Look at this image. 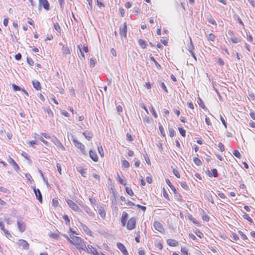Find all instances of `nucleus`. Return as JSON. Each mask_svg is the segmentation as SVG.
Returning a JSON list of instances; mask_svg holds the SVG:
<instances>
[{"instance_id":"58836bf2","label":"nucleus","mask_w":255,"mask_h":255,"mask_svg":"<svg viewBox=\"0 0 255 255\" xmlns=\"http://www.w3.org/2000/svg\"><path fill=\"white\" fill-rule=\"evenodd\" d=\"M159 129L160 131L161 135L165 137L166 136V134H165L164 128L161 124H159Z\"/></svg>"},{"instance_id":"f257e3e1","label":"nucleus","mask_w":255,"mask_h":255,"mask_svg":"<svg viewBox=\"0 0 255 255\" xmlns=\"http://www.w3.org/2000/svg\"><path fill=\"white\" fill-rule=\"evenodd\" d=\"M67 240L72 245L75 246L76 248L81 251V250L86 251V246L84 240L79 237L70 235L69 237H66Z\"/></svg>"},{"instance_id":"a19ab883","label":"nucleus","mask_w":255,"mask_h":255,"mask_svg":"<svg viewBox=\"0 0 255 255\" xmlns=\"http://www.w3.org/2000/svg\"><path fill=\"white\" fill-rule=\"evenodd\" d=\"M168 130L169 132V136L171 137H173V136H174L175 135V131L174 130V129L173 128H169Z\"/></svg>"},{"instance_id":"13d9d810","label":"nucleus","mask_w":255,"mask_h":255,"mask_svg":"<svg viewBox=\"0 0 255 255\" xmlns=\"http://www.w3.org/2000/svg\"><path fill=\"white\" fill-rule=\"evenodd\" d=\"M103 0H97V5L100 7H105V5L102 2Z\"/></svg>"},{"instance_id":"5fc2aeb1","label":"nucleus","mask_w":255,"mask_h":255,"mask_svg":"<svg viewBox=\"0 0 255 255\" xmlns=\"http://www.w3.org/2000/svg\"><path fill=\"white\" fill-rule=\"evenodd\" d=\"M98 150L101 157H103L104 156V152L102 146H99L98 147Z\"/></svg>"},{"instance_id":"de8ad7c7","label":"nucleus","mask_w":255,"mask_h":255,"mask_svg":"<svg viewBox=\"0 0 255 255\" xmlns=\"http://www.w3.org/2000/svg\"><path fill=\"white\" fill-rule=\"evenodd\" d=\"M238 233L244 240H248V237L243 232L239 231Z\"/></svg>"},{"instance_id":"20e7f679","label":"nucleus","mask_w":255,"mask_h":255,"mask_svg":"<svg viewBox=\"0 0 255 255\" xmlns=\"http://www.w3.org/2000/svg\"><path fill=\"white\" fill-rule=\"evenodd\" d=\"M127 24L125 22L123 25L120 26L119 30L120 35L122 38H124L125 39L127 38Z\"/></svg>"},{"instance_id":"6e6552de","label":"nucleus","mask_w":255,"mask_h":255,"mask_svg":"<svg viewBox=\"0 0 255 255\" xmlns=\"http://www.w3.org/2000/svg\"><path fill=\"white\" fill-rule=\"evenodd\" d=\"M86 249H87L86 252L88 253L92 254L93 255H100L97 249L92 245H88Z\"/></svg>"},{"instance_id":"4be33fe9","label":"nucleus","mask_w":255,"mask_h":255,"mask_svg":"<svg viewBox=\"0 0 255 255\" xmlns=\"http://www.w3.org/2000/svg\"><path fill=\"white\" fill-rule=\"evenodd\" d=\"M143 122L145 125H147L153 123V120L149 117H145L143 118Z\"/></svg>"},{"instance_id":"3c124183","label":"nucleus","mask_w":255,"mask_h":255,"mask_svg":"<svg viewBox=\"0 0 255 255\" xmlns=\"http://www.w3.org/2000/svg\"><path fill=\"white\" fill-rule=\"evenodd\" d=\"M3 232L4 233L5 236L7 238L9 239V238H11V234H10V233L7 229H5L3 231Z\"/></svg>"},{"instance_id":"423d86ee","label":"nucleus","mask_w":255,"mask_h":255,"mask_svg":"<svg viewBox=\"0 0 255 255\" xmlns=\"http://www.w3.org/2000/svg\"><path fill=\"white\" fill-rule=\"evenodd\" d=\"M136 219L135 217L130 218L128 221L127 228L129 230H131L135 228Z\"/></svg>"},{"instance_id":"c756f323","label":"nucleus","mask_w":255,"mask_h":255,"mask_svg":"<svg viewBox=\"0 0 255 255\" xmlns=\"http://www.w3.org/2000/svg\"><path fill=\"white\" fill-rule=\"evenodd\" d=\"M138 43H139V45H140V46L142 49L146 48V42H145V41L144 40L142 39H139L138 40Z\"/></svg>"},{"instance_id":"c9c22d12","label":"nucleus","mask_w":255,"mask_h":255,"mask_svg":"<svg viewBox=\"0 0 255 255\" xmlns=\"http://www.w3.org/2000/svg\"><path fill=\"white\" fill-rule=\"evenodd\" d=\"M194 232L196 234V235L200 238L202 239L204 237L203 234L199 229H197L195 230Z\"/></svg>"},{"instance_id":"e433bc0d","label":"nucleus","mask_w":255,"mask_h":255,"mask_svg":"<svg viewBox=\"0 0 255 255\" xmlns=\"http://www.w3.org/2000/svg\"><path fill=\"white\" fill-rule=\"evenodd\" d=\"M243 217L247 220V221H248L249 222H250L251 223H253V220L247 214V213H245L243 215Z\"/></svg>"},{"instance_id":"4c0bfd02","label":"nucleus","mask_w":255,"mask_h":255,"mask_svg":"<svg viewBox=\"0 0 255 255\" xmlns=\"http://www.w3.org/2000/svg\"><path fill=\"white\" fill-rule=\"evenodd\" d=\"M63 219L65 221V224L67 225H70V219L69 218V217L67 215H63Z\"/></svg>"},{"instance_id":"473e14b6","label":"nucleus","mask_w":255,"mask_h":255,"mask_svg":"<svg viewBox=\"0 0 255 255\" xmlns=\"http://www.w3.org/2000/svg\"><path fill=\"white\" fill-rule=\"evenodd\" d=\"M129 163L126 160H123L122 161V167L124 168L128 169L129 167Z\"/></svg>"},{"instance_id":"39448f33","label":"nucleus","mask_w":255,"mask_h":255,"mask_svg":"<svg viewBox=\"0 0 255 255\" xmlns=\"http://www.w3.org/2000/svg\"><path fill=\"white\" fill-rule=\"evenodd\" d=\"M17 245L19 248H20L24 250H28L29 247V245L28 242L22 239L19 240L17 243Z\"/></svg>"},{"instance_id":"c03bdc74","label":"nucleus","mask_w":255,"mask_h":255,"mask_svg":"<svg viewBox=\"0 0 255 255\" xmlns=\"http://www.w3.org/2000/svg\"><path fill=\"white\" fill-rule=\"evenodd\" d=\"M233 153L235 156H236L238 158H241V154L240 152L237 150H234L233 152Z\"/></svg>"},{"instance_id":"6e6d98bb","label":"nucleus","mask_w":255,"mask_h":255,"mask_svg":"<svg viewBox=\"0 0 255 255\" xmlns=\"http://www.w3.org/2000/svg\"><path fill=\"white\" fill-rule=\"evenodd\" d=\"M21 155L22 156H23L25 159H26L27 160H29L30 159V156L28 155V154L26 152H24V151H22V152Z\"/></svg>"},{"instance_id":"09e8293b","label":"nucleus","mask_w":255,"mask_h":255,"mask_svg":"<svg viewBox=\"0 0 255 255\" xmlns=\"http://www.w3.org/2000/svg\"><path fill=\"white\" fill-rule=\"evenodd\" d=\"M218 147L219 148L221 151H222V152L225 151V146L222 143H221V142L219 143Z\"/></svg>"},{"instance_id":"c85d7f7f","label":"nucleus","mask_w":255,"mask_h":255,"mask_svg":"<svg viewBox=\"0 0 255 255\" xmlns=\"http://www.w3.org/2000/svg\"><path fill=\"white\" fill-rule=\"evenodd\" d=\"M216 38V36L212 33L209 34L208 36V40L209 41L214 42L215 41Z\"/></svg>"},{"instance_id":"ddd939ff","label":"nucleus","mask_w":255,"mask_h":255,"mask_svg":"<svg viewBox=\"0 0 255 255\" xmlns=\"http://www.w3.org/2000/svg\"><path fill=\"white\" fill-rule=\"evenodd\" d=\"M7 161L8 163L12 166L15 170L18 171L19 169L18 164L10 156H8Z\"/></svg>"},{"instance_id":"9d476101","label":"nucleus","mask_w":255,"mask_h":255,"mask_svg":"<svg viewBox=\"0 0 255 255\" xmlns=\"http://www.w3.org/2000/svg\"><path fill=\"white\" fill-rule=\"evenodd\" d=\"M39 6H43L46 10L50 9V4L47 0H39Z\"/></svg>"},{"instance_id":"f8f14e48","label":"nucleus","mask_w":255,"mask_h":255,"mask_svg":"<svg viewBox=\"0 0 255 255\" xmlns=\"http://www.w3.org/2000/svg\"><path fill=\"white\" fill-rule=\"evenodd\" d=\"M89 156L92 160L94 162H98L99 160V157L95 150H90Z\"/></svg>"},{"instance_id":"f3484780","label":"nucleus","mask_w":255,"mask_h":255,"mask_svg":"<svg viewBox=\"0 0 255 255\" xmlns=\"http://www.w3.org/2000/svg\"><path fill=\"white\" fill-rule=\"evenodd\" d=\"M83 135L88 140H91L93 137L92 132L89 130H85L83 132Z\"/></svg>"},{"instance_id":"79ce46f5","label":"nucleus","mask_w":255,"mask_h":255,"mask_svg":"<svg viewBox=\"0 0 255 255\" xmlns=\"http://www.w3.org/2000/svg\"><path fill=\"white\" fill-rule=\"evenodd\" d=\"M178 130L181 135L185 137L186 135V130L183 128L181 127L178 128Z\"/></svg>"},{"instance_id":"49530a36","label":"nucleus","mask_w":255,"mask_h":255,"mask_svg":"<svg viewBox=\"0 0 255 255\" xmlns=\"http://www.w3.org/2000/svg\"><path fill=\"white\" fill-rule=\"evenodd\" d=\"M181 255H188V250L186 248H182L181 249Z\"/></svg>"},{"instance_id":"8fccbe9b","label":"nucleus","mask_w":255,"mask_h":255,"mask_svg":"<svg viewBox=\"0 0 255 255\" xmlns=\"http://www.w3.org/2000/svg\"><path fill=\"white\" fill-rule=\"evenodd\" d=\"M155 247L158 249L159 250H162L163 249V246L161 243L160 242H157L155 244Z\"/></svg>"},{"instance_id":"b1692460","label":"nucleus","mask_w":255,"mask_h":255,"mask_svg":"<svg viewBox=\"0 0 255 255\" xmlns=\"http://www.w3.org/2000/svg\"><path fill=\"white\" fill-rule=\"evenodd\" d=\"M77 171L80 173V174H81V175L83 177H86V173H87V172H86V169L85 168H84L83 167H79L78 168H77Z\"/></svg>"},{"instance_id":"4d7b16f0","label":"nucleus","mask_w":255,"mask_h":255,"mask_svg":"<svg viewBox=\"0 0 255 255\" xmlns=\"http://www.w3.org/2000/svg\"><path fill=\"white\" fill-rule=\"evenodd\" d=\"M247 40L252 43L253 42V37L252 36V35L249 33L248 34H247Z\"/></svg>"},{"instance_id":"bb28decb","label":"nucleus","mask_w":255,"mask_h":255,"mask_svg":"<svg viewBox=\"0 0 255 255\" xmlns=\"http://www.w3.org/2000/svg\"><path fill=\"white\" fill-rule=\"evenodd\" d=\"M32 85L34 87V88L37 90H41V86H40V83L38 81H32Z\"/></svg>"},{"instance_id":"dca6fc26","label":"nucleus","mask_w":255,"mask_h":255,"mask_svg":"<svg viewBox=\"0 0 255 255\" xmlns=\"http://www.w3.org/2000/svg\"><path fill=\"white\" fill-rule=\"evenodd\" d=\"M187 217L188 219L190 221H191L193 224L196 225L197 226H201L200 222L198 221H197L195 218H194L191 214H188Z\"/></svg>"},{"instance_id":"72a5a7b5","label":"nucleus","mask_w":255,"mask_h":255,"mask_svg":"<svg viewBox=\"0 0 255 255\" xmlns=\"http://www.w3.org/2000/svg\"><path fill=\"white\" fill-rule=\"evenodd\" d=\"M45 111L47 113V115H48L49 117H50L51 118L53 117V116H54L53 113L49 107L46 108L45 109Z\"/></svg>"},{"instance_id":"ea45409f","label":"nucleus","mask_w":255,"mask_h":255,"mask_svg":"<svg viewBox=\"0 0 255 255\" xmlns=\"http://www.w3.org/2000/svg\"><path fill=\"white\" fill-rule=\"evenodd\" d=\"M126 192L130 196H132L134 195V193L132 190L129 187H126Z\"/></svg>"},{"instance_id":"052dcab7","label":"nucleus","mask_w":255,"mask_h":255,"mask_svg":"<svg viewBox=\"0 0 255 255\" xmlns=\"http://www.w3.org/2000/svg\"><path fill=\"white\" fill-rule=\"evenodd\" d=\"M95 65V60L93 58H91L90 59V67H94Z\"/></svg>"},{"instance_id":"6ab92c4d","label":"nucleus","mask_w":255,"mask_h":255,"mask_svg":"<svg viewBox=\"0 0 255 255\" xmlns=\"http://www.w3.org/2000/svg\"><path fill=\"white\" fill-rule=\"evenodd\" d=\"M62 52L64 55L66 56L71 53L70 50L67 45H63L62 47Z\"/></svg>"},{"instance_id":"4468645a","label":"nucleus","mask_w":255,"mask_h":255,"mask_svg":"<svg viewBox=\"0 0 255 255\" xmlns=\"http://www.w3.org/2000/svg\"><path fill=\"white\" fill-rule=\"evenodd\" d=\"M34 192L35 193L37 199L39 201L40 203L42 202V197L41 192L39 189L33 188Z\"/></svg>"},{"instance_id":"a211bd4d","label":"nucleus","mask_w":255,"mask_h":255,"mask_svg":"<svg viewBox=\"0 0 255 255\" xmlns=\"http://www.w3.org/2000/svg\"><path fill=\"white\" fill-rule=\"evenodd\" d=\"M128 217V214L126 212H123L121 217V223L123 226H125Z\"/></svg>"},{"instance_id":"0e129e2a","label":"nucleus","mask_w":255,"mask_h":255,"mask_svg":"<svg viewBox=\"0 0 255 255\" xmlns=\"http://www.w3.org/2000/svg\"><path fill=\"white\" fill-rule=\"evenodd\" d=\"M126 137L127 140H128L129 141H132L133 140V138L131 135L129 133H127Z\"/></svg>"},{"instance_id":"5701e85b","label":"nucleus","mask_w":255,"mask_h":255,"mask_svg":"<svg viewBox=\"0 0 255 255\" xmlns=\"http://www.w3.org/2000/svg\"><path fill=\"white\" fill-rule=\"evenodd\" d=\"M57 147L61 150H65V148L60 141L57 139H56V141L54 142Z\"/></svg>"},{"instance_id":"e2e57ef3","label":"nucleus","mask_w":255,"mask_h":255,"mask_svg":"<svg viewBox=\"0 0 255 255\" xmlns=\"http://www.w3.org/2000/svg\"><path fill=\"white\" fill-rule=\"evenodd\" d=\"M118 180L119 181V182L122 184V185H126V183L125 182V181L123 179V178L122 177H121L119 175H118Z\"/></svg>"},{"instance_id":"864d4df0","label":"nucleus","mask_w":255,"mask_h":255,"mask_svg":"<svg viewBox=\"0 0 255 255\" xmlns=\"http://www.w3.org/2000/svg\"><path fill=\"white\" fill-rule=\"evenodd\" d=\"M163 195L164 197L168 200H169V197L168 193L165 189H163Z\"/></svg>"},{"instance_id":"7ed1b4c3","label":"nucleus","mask_w":255,"mask_h":255,"mask_svg":"<svg viewBox=\"0 0 255 255\" xmlns=\"http://www.w3.org/2000/svg\"><path fill=\"white\" fill-rule=\"evenodd\" d=\"M66 201L69 207L74 211L79 212L80 211L79 206L73 201L69 199H66Z\"/></svg>"},{"instance_id":"f03ea898","label":"nucleus","mask_w":255,"mask_h":255,"mask_svg":"<svg viewBox=\"0 0 255 255\" xmlns=\"http://www.w3.org/2000/svg\"><path fill=\"white\" fill-rule=\"evenodd\" d=\"M72 141L75 146L79 149L83 154H86L85 146L82 142L75 138L72 139Z\"/></svg>"},{"instance_id":"1a4fd4ad","label":"nucleus","mask_w":255,"mask_h":255,"mask_svg":"<svg viewBox=\"0 0 255 255\" xmlns=\"http://www.w3.org/2000/svg\"><path fill=\"white\" fill-rule=\"evenodd\" d=\"M17 224L18 229L20 232L22 233L25 230V224L22 220H17Z\"/></svg>"},{"instance_id":"338daca9","label":"nucleus","mask_w":255,"mask_h":255,"mask_svg":"<svg viewBox=\"0 0 255 255\" xmlns=\"http://www.w3.org/2000/svg\"><path fill=\"white\" fill-rule=\"evenodd\" d=\"M232 239L234 240V241H238L239 240V238L238 236V235H237L235 233H233L232 234Z\"/></svg>"},{"instance_id":"603ef678","label":"nucleus","mask_w":255,"mask_h":255,"mask_svg":"<svg viewBox=\"0 0 255 255\" xmlns=\"http://www.w3.org/2000/svg\"><path fill=\"white\" fill-rule=\"evenodd\" d=\"M198 104L200 106V107L202 108H203V109H205V106L203 104V102L202 99L200 98H198Z\"/></svg>"},{"instance_id":"0eeeda50","label":"nucleus","mask_w":255,"mask_h":255,"mask_svg":"<svg viewBox=\"0 0 255 255\" xmlns=\"http://www.w3.org/2000/svg\"><path fill=\"white\" fill-rule=\"evenodd\" d=\"M153 227L155 230L160 233H163L164 232V228L160 222L155 221L153 223Z\"/></svg>"},{"instance_id":"a878e982","label":"nucleus","mask_w":255,"mask_h":255,"mask_svg":"<svg viewBox=\"0 0 255 255\" xmlns=\"http://www.w3.org/2000/svg\"><path fill=\"white\" fill-rule=\"evenodd\" d=\"M149 58H150V60L154 63V64L155 65V66L157 69H161V67L160 65L156 61L155 58L151 55H150L149 56Z\"/></svg>"},{"instance_id":"680f3d73","label":"nucleus","mask_w":255,"mask_h":255,"mask_svg":"<svg viewBox=\"0 0 255 255\" xmlns=\"http://www.w3.org/2000/svg\"><path fill=\"white\" fill-rule=\"evenodd\" d=\"M180 185L183 189L185 190H187L188 189V186L185 182H181Z\"/></svg>"},{"instance_id":"aec40b11","label":"nucleus","mask_w":255,"mask_h":255,"mask_svg":"<svg viewBox=\"0 0 255 255\" xmlns=\"http://www.w3.org/2000/svg\"><path fill=\"white\" fill-rule=\"evenodd\" d=\"M98 213L100 216V217L104 219L106 217V211L105 208L104 207H100L98 210Z\"/></svg>"},{"instance_id":"bf43d9fd","label":"nucleus","mask_w":255,"mask_h":255,"mask_svg":"<svg viewBox=\"0 0 255 255\" xmlns=\"http://www.w3.org/2000/svg\"><path fill=\"white\" fill-rule=\"evenodd\" d=\"M78 47L79 48L80 52V55L79 56L80 59L81 60H84L85 59V55H84V53H83V52L81 51V49L80 48L79 46H78Z\"/></svg>"},{"instance_id":"a18cd8bd","label":"nucleus","mask_w":255,"mask_h":255,"mask_svg":"<svg viewBox=\"0 0 255 255\" xmlns=\"http://www.w3.org/2000/svg\"><path fill=\"white\" fill-rule=\"evenodd\" d=\"M173 173L177 178H180V174L176 168L173 169Z\"/></svg>"},{"instance_id":"774afa93","label":"nucleus","mask_w":255,"mask_h":255,"mask_svg":"<svg viewBox=\"0 0 255 255\" xmlns=\"http://www.w3.org/2000/svg\"><path fill=\"white\" fill-rule=\"evenodd\" d=\"M27 62L29 64V65L32 66L34 64V61L31 58H27Z\"/></svg>"},{"instance_id":"393cba45","label":"nucleus","mask_w":255,"mask_h":255,"mask_svg":"<svg viewBox=\"0 0 255 255\" xmlns=\"http://www.w3.org/2000/svg\"><path fill=\"white\" fill-rule=\"evenodd\" d=\"M229 41L230 43H237L241 42V39L235 37L234 35L233 37H230Z\"/></svg>"},{"instance_id":"9b49d317","label":"nucleus","mask_w":255,"mask_h":255,"mask_svg":"<svg viewBox=\"0 0 255 255\" xmlns=\"http://www.w3.org/2000/svg\"><path fill=\"white\" fill-rule=\"evenodd\" d=\"M117 246L118 248L121 251L124 255H128V253L127 248L124 244L121 243H118Z\"/></svg>"},{"instance_id":"412c9836","label":"nucleus","mask_w":255,"mask_h":255,"mask_svg":"<svg viewBox=\"0 0 255 255\" xmlns=\"http://www.w3.org/2000/svg\"><path fill=\"white\" fill-rule=\"evenodd\" d=\"M207 174L210 177H217L218 176V171L215 168L212 169L211 171L208 170Z\"/></svg>"},{"instance_id":"69168bd1","label":"nucleus","mask_w":255,"mask_h":255,"mask_svg":"<svg viewBox=\"0 0 255 255\" xmlns=\"http://www.w3.org/2000/svg\"><path fill=\"white\" fill-rule=\"evenodd\" d=\"M208 21L209 22H210V23L214 25H217V23L216 21L212 17L208 19Z\"/></svg>"},{"instance_id":"7c9ffc66","label":"nucleus","mask_w":255,"mask_h":255,"mask_svg":"<svg viewBox=\"0 0 255 255\" xmlns=\"http://www.w3.org/2000/svg\"><path fill=\"white\" fill-rule=\"evenodd\" d=\"M194 163L197 166H201L202 165V161L198 157H196L193 158Z\"/></svg>"},{"instance_id":"2eb2a0df","label":"nucleus","mask_w":255,"mask_h":255,"mask_svg":"<svg viewBox=\"0 0 255 255\" xmlns=\"http://www.w3.org/2000/svg\"><path fill=\"white\" fill-rule=\"evenodd\" d=\"M166 242L168 245L170 247H175L178 246L179 245V243L178 241L172 239H167L166 240Z\"/></svg>"},{"instance_id":"2f4dec72","label":"nucleus","mask_w":255,"mask_h":255,"mask_svg":"<svg viewBox=\"0 0 255 255\" xmlns=\"http://www.w3.org/2000/svg\"><path fill=\"white\" fill-rule=\"evenodd\" d=\"M54 28L57 32H58L60 34H61V28L58 22H56L54 24Z\"/></svg>"},{"instance_id":"f704fd0d","label":"nucleus","mask_w":255,"mask_h":255,"mask_svg":"<svg viewBox=\"0 0 255 255\" xmlns=\"http://www.w3.org/2000/svg\"><path fill=\"white\" fill-rule=\"evenodd\" d=\"M149 110H150V111L152 115H153V116L155 118H157L158 116H157V114L156 113V112H155L153 107L152 105H151L150 107H149Z\"/></svg>"},{"instance_id":"cd10ccee","label":"nucleus","mask_w":255,"mask_h":255,"mask_svg":"<svg viewBox=\"0 0 255 255\" xmlns=\"http://www.w3.org/2000/svg\"><path fill=\"white\" fill-rule=\"evenodd\" d=\"M202 219L203 221L205 222H208L210 220V217L208 216L207 214H206L204 210H202Z\"/></svg>"},{"instance_id":"37998d69","label":"nucleus","mask_w":255,"mask_h":255,"mask_svg":"<svg viewBox=\"0 0 255 255\" xmlns=\"http://www.w3.org/2000/svg\"><path fill=\"white\" fill-rule=\"evenodd\" d=\"M59 205L58 198H55L52 199V205L54 207H57Z\"/></svg>"}]
</instances>
